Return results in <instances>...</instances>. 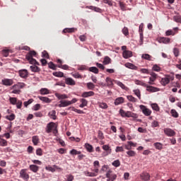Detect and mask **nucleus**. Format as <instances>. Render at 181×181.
<instances>
[{
	"instance_id": "obj_1",
	"label": "nucleus",
	"mask_w": 181,
	"mask_h": 181,
	"mask_svg": "<svg viewBox=\"0 0 181 181\" xmlns=\"http://www.w3.org/2000/svg\"><path fill=\"white\" fill-rule=\"evenodd\" d=\"M175 80V76L173 75H167L165 78H161L160 83L162 86H167L170 81Z\"/></svg>"
},
{
	"instance_id": "obj_2",
	"label": "nucleus",
	"mask_w": 181,
	"mask_h": 181,
	"mask_svg": "<svg viewBox=\"0 0 181 181\" xmlns=\"http://www.w3.org/2000/svg\"><path fill=\"white\" fill-rule=\"evenodd\" d=\"M140 110H141L142 112L144 115H146V117H149V115H151L152 114V111L149 109H148V107H146V106L144 105H141L139 106Z\"/></svg>"
},
{
	"instance_id": "obj_3",
	"label": "nucleus",
	"mask_w": 181,
	"mask_h": 181,
	"mask_svg": "<svg viewBox=\"0 0 181 181\" xmlns=\"http://www.w3.org/2000/svg\"><path fill=\"white\" fill-rule=\"evenodd\" d=\"M56 128V123L52 122L47 124L46 132L47 134H50Z\"/></svg>"
},
{
	"instance_id": "obj_4",
	"label": "nucleus",
	"mask_w": 181,
	"mask_h": 181,
	"mask_svg": "<svg viewBox=\"0 0 181 181\" xmlns=\"http://www.w3.org/2000/svg\"><path fill=\"white\" fill-rule=\"evenodd\" d=\"M139 32L140 35V45H144V23L140 24Z\"/></svg>"
},
{
	"instance_id": "obj_5",
	"label": "nucleus",
	"mask_w": 181,
	"mask_h": 181,
	"mask_svg": "<svg viewBox=\"0 0 181 181\" xmlns=\"http://www.w3.org/2000/svg\"><path fill=\"white\" fill-rule=\"evenodd\" d=\"M20 176L21 177H22V179H23V180L28 181L29 180V174H28V173H26V170L25 169H23L20 171Z\"/></svg>"
},
{
	"instance_id": "obj_6",
	"label": "nucleus",
	"mask_w": 181,
	"mask_h": 181,
	"mask_svg": "<svg viewBox=\"0 0 181 181\" xmlns=\"http://www.w3.org/2000/svg\"><path fill=\"white\" fill-rule=\"evenodd\" d=\"M18 74L21 78H28L29 72L26 69H21L18 71Z\"/></svg>"
},
{
	"instance_id": "obj_7",
	"label": "nucleus",
	"mask_w": 181,
	"mask_h": 181,
	"mask_svg": "<svg viewBox=\"0 0 181 181\" xmlns=\"http://www.w3.org/2000/svg\"><path fill=\"white\" fill-rule=\"evenodd\" d=\"M140 179L144 181H149L151 180V175L146 172H144L140 174Z\"/></svg>"
},
{
	"instance_id": "obj_8",
	"label": "nucleus",
	"mask_w": 181,
	"mask_h": 181,
	"mask_svg": "<svg viewBox=\"0 0 181 181\" xmlns=\"http://www.w3.org/2000/svg\"><path fill=\"white\" fill-rule=\"evenodd\" d=\"M164 133L165 135H167V136H175V135H176V132L172 129L169 128L164 129Z\"/></svg>"
},
{
	"instance_id": "obj_9",
	"label": "nucleus",
	"mask_w": 181,
	"mask_h": 181,
	"mask_svg": "<svg viewBox=\"0 0 181 181\" xmlns=\"http://www.w3.org/2000/svg\"><path fill=\"white\" fill-rule=\"evenodd\" d=\"M1 82L4 86H11L13 84V79L4 78Z\"/></svg>"
},
{
	"instance_id": "obj_10",
	"label": "nucleus",
	"mask_w": 181,
	"mask_h": 181,
	"mask_svg": "<svg viewBox=\"0 0 181 181\" xmlns=\"http://www.w3.org/2000/svg\"><path fill=\"white\" fill-rule=\"evenodd\" d=\"M146 88V91H148V93H157V91H159V88H156L152 86L147 85Z\"/></svg>"
},
{
	"instance_id": "obj_11",
	"label": "nucleus",
	"mask_w": 181,
	"mask_h": 181,
	"mask_svg": "<svg viewBox=\"0 0 181 181\" xmlns=\"http://www.w3.org/2000/svg\"><path fill=\"white\" fill-rule=\"evenodd\" d=\"M95 95V93L93 91H88V92H83L81 94V97H83V98H88V97H94V95Z\"/></svg>"
},
{
	"instance_id": "obj_12",
	"label": "nucleus",
	"mask_w": 181,
	"mask_h": 181,
	"mask_svg": "<svg viewBox=\"0 0 181 181\" xmlns=\"http://www.w3.org/2000/svg\"><path fill=\"white\" fill-rule=\"evenodd\" d=\"M59 103H60V104L58 105V107L59 108H62L64 107H69V105H70V104H71L70 100H60Z\"/></svg>"
},
{
	"instance_id": "obj_13",
	"label": "nucleus",
	"mask_w": 181,
	"mask_h": 181,
	"mask_svg": "<svg viewBox=\"0 0 181 181\" xmlns=\"http://www.w3.org/2000/svg\"><path fill=\"white\" fill-rule=\"evenodd\" d=\"M122 56L124 59H129V57H132V52L129 50L123 51Z\"/></svg>"
},
{
	"instance_id": "obj_14",
	"label": "nucleus",
	"mask_w": 181,
	"mask_h": 181,
	"mask_svg": "<svg viewBox=\"0 0 181 181\" xmlns=\"http://www.w3.org/2000/svg\"><path fill=\"white\" fill-rule=\"evenodd\" d=\"M55 97L58 98V100H66V98H69V96L66 94H60L59 93H55Z\"/></svg>"
},
{
	"instance_id": "obj_15",
	"label": "nucleus",
	"mask_w": 181,
	"mask_h": 181,
	"mask_svg": "<svg viewBox=\"0 0 181 181\" xmlns=\"http://www.w3.org/2000/svg\"><path fill=\"white\" fill-rule=\"evenodd\" d=\"M158 42L160 43H164L165 45H168V43H169L170 42V38L162 37H160Z\"/></svg>"
},
{
	"instance_id": "obj_16",
	"label": "nucleus",
	"mask_w": 181,
	"mask_h": 181,
	"mask_svg": "<svg viewBox=\"0 0 181 181\" xmlns=\"http://www.w3.org/2000/svg\"><path fill=\"white\" fill-rule=\"evenodd\" d=\"M38 98L40 101L46 103L47 104H50V103H52V100L47 97L38 96Z\"/></svg>"
},
{
	"instance_id": "obj_17",
	"label": "nucleus",
	"mask_w": 181,
	"mask_h": 181,
	"mask_svg": "<svg viewBox=\"0 0 181 181\" xmlns=\"http://www.w3.org/2000/svg\"><path fill=\"white\" fill-rule=\"evenodd\" d=\"M32 142L35 146H37L39 142H40V139H39V136H34L32 137Z\"/></svg>"
},
{
	"instance_id": "obj_18",
	"label": "nucleus",
	"mask_w": 181,
	"mask_h": 181,
	"mask_svg": "<svg viewBox=\"0 0 181 181\" xmlns=\"http://www.w3.org/2000/svg\"><path fill=\"white\" fill-rule=\"evenodd\" d=\"M103 151H105L106 156L111 154L112 150L111 148H110V146L108 145H103Z\"/></svg>"
},
{
	"instance_id": "obj_19",
	"label": "nucleus",
	"mask_w": 181,
	"mask_h": 181,
	"mask_svg": "<svg viewBox=\"0 0 181 181\" xmlns=\"http://www.w3.org/2000/svg\"><path fill=\"white\" fill-rule=\"evenodd\" d=\"M66 84H68V86H75L76 85V81L73 80L71 78H67L65 80Z\"/></svg>"
},
{
	"instance_id": "obj_20",
	"label": "nucleus",
	"mask_w": 181,
	"mask_h": 181,
	"mask_svg": "<svg viewBox=\"0 0 181 181\" xmlns=\"http://www.w3.org/2000/svg\"><path fill=\"white\" fill-rule=\"evenodd\" d=\"M37 53H36L35 51H30L27 55H26V59H30L33 57H36Z\"/></svg>"
},
{
	"instance_id": "obj_21",
	"label": "nucleus",
	"mask_w": 181,
	"mask_h": 181,
	"mask_svg": "<svg viewBox=\"0 0 181 181\" xmlns=\"http://www.w3.org/2000/svg\"><path fill=\"white\" fill-rule=\"evenodd\" d=\"M124 99L122 97H119L115 99V105H119V104H124Z\"/></svg>"
},
{
	"instance_id": "obj_22",
	"label": "nucleus",
	"mask_w": 181,
	"mask_h": 181,
	"mask_svg": "<svg viewBox=\"0 0 181 181\" xmlns=\"http://www.w3.org/2000/svg\"><path fill=\"white\" fill-rule=\"evenodd\" d=\"M81 104L79 105L80 108H84V107H87L88 104V101L84 98L80 99Z\"/></svg>"
},
{
	"instance_id": "obj_23",
	"label": "nucleus",
	"mask_w": 181,
	"mask_h": 181,
	"mask_svg": "<svg viewBox=\"0 0 181 181\" xmlns=\"http://www.w3.org/2000/svg\"><path fill=\"white\" fill-rule=\"evenodd\" d=\"M105 81L107 83V87H111V86H114L113 81H115V80H112V78L110 77H107L105 79Z\"/></svg>"
},
{
	"instance_id": "obj_24",
	"label": "nucleus",
	"mask_w": 181,
	"mask_h": 181,
	"mask_svg": "<svg viewBox=\"0 0 181 181\" xmlns=\"http://www.w3.org/2000/svg\"><path fill=\"white\" fill-rule=\"evenodd\" d=\"M153 146H155L156 149H158V151H162V149H163V144L162 143H154Z\"/></svg>"
},
{
	"instance_id": "obj_25",
	"label": "nucleus",
	"mask_w": 181,
	"mask_h": 181,
	"mask_svg": "<svg viewBox=\"0 0 181 181\" xmlns=\"http://www.w3.org/2000/svg\"><path fill=\"white\" fill-rule=\"evenodd\" d=\"M85 148L86 149V151H88V152H94V148L91 146V144L86 143L85 144Z\"/></svg>"
},
{
	"instance_id": "obj_26",
	"label": "nucleus",
	"mask_w": 181,
	"mask_h": 181,
	"mask_svg": "<svg viewBox=\"0 0 181 181\" xmlns=\"http://www.w3.org/2000/svg\"><path fill=\"white\" fill-rule=\"evenodd\" d=\"M86 9H91V11H94L95 12H100L101 9L100 8L93 6H86Z\"/></svg>"
},
{
	"instance_id": "obj_27",
	"label": "nucleus",
	"mask_w": 181,
	"mask_h": 181,
	"mask_svg": "<svg viewBox=\"0 0 181 181\" xmlns=\"http://www.w3.org/2000/svg\"><path fill=\"white\" fill-rule=\"evenodd\" d=\"M77 30V28H65L63 30L64 33H73Z\"/></svg>"
},
{
	"instance_id": "obj_28",
	"label": "nucleus",
	"mask_w": 181,
	"mask_h": 181,
	"mask_svg": "<svg viewBox=\"0 0 181 181\" xmlns=\"http://www.w3.org/2000/svg\"><path fill=\"white\" fill-rule=\"evenodd\" d=\"M150 76H151L149 78L150 81H156V78H158V74H156L154 72H151L150 74Z\"/></svg>"
},
{
	"instance_id": "obj_29",
	"label": "nucleus",
	"mask_w": 181,
	"mask_h": 181,
	"mask_svg": "<svg viewBox=\"0 0 181 181\" xmlns=\"http://www.w3.org/2000/svg\"><path fill=\"white\" fill-rule=\"evenodd\" d=\"M30 69L33 73H39V71H40V68L35 65L30 66Z\"/></svg>"
},
{
	"instance_id": "obj_30",
	"label": "nucleus",
	"mask_w": 181,
	"mask_h": 181,
	"mask_svg": "<svg viewBox=\"0 0 181 181\" xmlns=\"http://www.w3.org/2000/svg\"><path fill=\"white\" fill-rule=\"evenodd\" d=\"M98 106L100 108H102L103 110H107L108 108V105L107 103H103V102H99L98 103Z\"/></svg>"
},
{
	"instance_id": "obj_31",
	"label": "nucleus",
	"mask_w": 181,
	"mask_h": 181,
	"mask_svg": "<svg viewBox=\"0 0 181 181\" xmlns=\"http://www.w3.org/2000/svg\"><path fill=\"white\" fill-rule=\"evenodd\" d=\"M30 169L32 170V172H34V173H36L37 170H39V166L36 165H30Z\"/></svg>"
},
{
	"instance_id": "obj_32",
	"label": "nucleus",
	"mask_w": 181,
	"mask_h": 181,
	"mask_svg": "<svg viewBox=\"0 0 181 181\" xmlns=\"http://www.w3.org/2000/svg\"><path fill=\"white\" fill-rule=\"evenodd\" d=\"M127 98L129 101H130L131 103H137L138 102V99L135 98L134 96L132 95H127Z\"/></svg>"
},
{
	"instance_id": "obj_33",
	"label": "nucleus",
	"mask_w": 181,
	"mask_h": 181,
	"mask_svg": "<svg viewBox=\"0 0 181 181\" xmlns=\"http://www.w3.org/2000/svg\"><path fill=\"white\" fill-rule=\"evenodd\" d=\"M40 91L42 95H46L47 94H49L50 93V91L47 88H41Z\"/></svg>"
},
{
	"instance_id": "obj_34",
	"label": "nucleus",
	"mask_w": 181,
	"mask_h": 181,
	"mask_svg": "<svg viewBox=\"0 0 181 181\" xmlns=\"http://www.w3.org/2000/svg\"><path fill=\"white\" fill-rule=\"evenodd\" d=\"M86 87L88 88V90H94V88H95V85L91 82H89L86 83Z\"/></svg>"
},
{
	"instance_id": "obj_35",
	"label": "nucleus",
	"mask_w": 181,
	"mask_h": 181,
	"mask_svg": "<svg viewBox=\"0 0 181 181\" xmlns=\"http://www.w3.org/2000/svg\"><path fill=\"white\" fill-rule=\"evenodd\" d=\"M136 84L137 86H142V87H148V84H146L145 82L142 81H135Z\"/></svg>"
},
{
	"instance_id": "obj_36",
	"label": "nucleus",
	"mask_w": 181,
	"mask_h": 181,
	"mask_svg": "<svg viewBox=\"0 0 181 181\" xmlns=\"http://www.w3.org/2000/svg\"><path fill=\"white\" fill-rule=\"evenodd\" d=\"M141 58L144 59V60L151 61V59H152V56H151L149 54H143Z\"/></svg>"
},
{
	"instance_id": "obj_37",
	"label": "nucleus",
	"mask_w": 181,
	"mask_h": 181,
	"mask_svg": "<svg viewBox=\"0 0 181 181\" xmlns=\"http://www.w3.org/2000/svg\"><path fill=\"white\" fill-rule=\"evenodd\" d=\"M170 113H171L172 117H173L174 118H178L179 117V113H177L176 110H175V109L171 110Z\"/></svg>"
},
{
	"instance_id": "obj_38",
	"label": "nucleus",
	"mask_w": 181,
	"mask_h": 181,
	"mask_svg": "<svg viewBox=\"0 0 181 181\" xmlns=\"http://www.w3.org/2000/svg\"><path fill=\"white\" fill-rule=\"evenodd\" d=\"M27 60L29 62L30 64H36L37 66H39V62H37L36 59L33 58L27 59Z\"/></svg>"
},
{
	"instance_id": "obj_39",
	"label": "nucleus",
	"mask_w": 181,
	"mask_h": 181,
	"mask_svg": "<svg viewBox=\"0 0 181 181\" xmlns=\"http://www.w3.org/2000/svg\"><path fill=\"white\" fill-rule=\"evenodd\" d=\"M111 64V58L105 57L103 59V64L107 65Z\"/></svg>"
},
{
	"instance_id": "obj_40",
	"label": "nucleus",
	"mask_w": 181,
	"mask_h": 181,
	"mask_svg": "<svg viewBox=\"0 0 181 181\" xmlns=\"http://www.w3.org/2000/svg\"><path fill=\"white\" fill-rule=\"evenodd\" d=\"M112 166H115V168H119L121 166V162H119V160H115L112 163Z\"/></svg>"
},
{
	"instance_id": "obj_41",
	"label": "nucleus",
	"mask_w": 181,
	"mask_h": 181,
	"mask_svg": "<svg viewBox=\"0 0 181 181\" xmlns=\"http://www.w3.org/2000/svg\"><path fill=\"white\" fill-rule=\"evenodd\" d=\"M89 71H91L92 73H95V74H98V68L95 66L90 67Z\"/></svg>"
},
{
	"instance_id": "obj_42",
	"label": "nucleus",
	"mask_w": 181,
	"mask_h": 181,
	"mask_svg": "<svg viewBox=\"0 0 181 181\" xmlns=\"http://www.w3.org/2000/svg\"><path fill=\"white\" fill-rule=\"evenodd\" d=\"M152 70H153V71L159 72L162 70V69L158 64H154L152 67Z\"/></svg>"
},
{
	"instance_id": "obj_43",
	"label": "nucleus",
	"mask_w": 181,
	"mask_h": 181,
	"mask_svg": "<svg viewBox=\"0 0 181 181\" xmlns=\"http://www.w3.org/2000/svg\"><path fill=\"white\" fill-rule=\"evenodd\" d=\"M0 146H8V141L4 139H0Z\"/></svg>"
},
{
	"instance_id": "obj_44",
	"label": "nucleus",
	"mask_w": 181,
	"mask_h": 181,
	"mask_svg": "<svg viewBox=\"0 0 181 181\" xmlns=\"http://www.w3.org/2000/svg\"><path fill=\"white\" fill-rule=\"evenodd\" d=\"M114 82L115 83V84H117V86H119V87H121V88L124 90L125 85L124 83H122V82L119 81H114Z\"/></svg>"
},
{
	"instance_id": "obj_45",
	"label": "nucleus",
	"mask_w": 181,
	"mask_h": 181,
	"mask_svg": "<svg viewBox=\"0 0 181 181\" xmlns=\"http://www.w3.org/2000/svg\"><path fill=\"white\" fill-rule=\"evenodd\" d=\"M53 76L55 77H63L64 76V74L62 71H58V72H53Z\"/></svg>"
},
{
	"instance_id": "obj_46",
	"label": "nucleus",
	"mask_w": 181,
	"mask_h": 181,
	"mask_svg": "<svg viewBox=\"0 0 181 181\" xmlns=\"http://www.w3.org/2000/svg\"><path fill=\"white\" fill-rule=\"evenodd\" d=\"M16 116H15V114H11L10 115L6 116V119H8V121H13Z\"/></svg>"
},
{
	"instance_id": "obj_47",
	"label": "nucleus",
	"mask_w": 181,
	"mask_h": 181,
	"mask_svg": "<svg viewBox=\"0 0 181 181\" xmlns=\"http://www.w3.org/2000/svg\"><path fill=\"white\" fill-rule=\"evenodd\" d=\"M9 101L13 105H16V103H18V99L16 98H10Z\"/></svg>"
},
{
	"instance_id": "obj_48",
	"label": "nucleus",
	"mask_w": 181,
	"mask_h": 181,
	"mask_svg": "<svg viewBox=\"0 0 181 181\" xmlns=\"http://www.w3.org/2000/svg\"><path fill=\"white\" fill-rule=\"evenodd\" d=\"M135 95H136V97H138L139 100H141V90H139V89H136L133 90Z\"/></svg>"
},
{
	"instance_id": "obj_49",
	"label": "nucleus",
	"mask_w": 181,
	"mask_h": 181,
	"mask_svg": "<svg viewBox=\"0 0 181 181\" xmlns=\"http://www.w3.org/2000/svg\"><path fill=\"white\" fill-rule=\"evenodd\" d=\"M165 35L166 36H175V35H176V33L173 32V30H168L165 32Z\"/></svg>"
},
{
	"instance_id": "obj_50",
	"label": "nucleus",
	"mask_w": 181,
	"mask_h": 181,
	"mask_svg": "<svg viewBox=\"0 0 181 181\" xmlns=\"http://www.w3.org/2000/svg\"><path fill=\"white\" fill-rule=\"evenodd\" d=\"M123 35H124V36H128L129 35V31L128 30V28L124 27L122 30Z\"/></svg>"
},
{
	"instance_id": "obj_51",
	"label": "nucleus",
	"mask_w": 181,
	"mask_h": 181,
	"mask_svg": "<svg viewBox=\"0 0 181 181\" xmlns=\"http://www.w3.org/2000/svg\"><path fill=\"white\" fill-rule=\"evenodd\" d=\"M173 19L177 23H181V16H175Z\"/></svg>"
},
{
	"instance_id": "obj_52",
	"label": "nucleus",
	"mask_w": 181,
	"mask_h": 181,
	"mask_svg": "<svg viewBox=\"0 0 181 181\" xmlns=\"http://www.w3.org/2000/svg\"><path fill=\"white\" fill-rule=\"evenodd\" d=\"M48 67L52 70H56L57 66L52 62H50L48 63Z\"/></svg>"
},
{
	"instance_id": "obj_53",
	"label": "nucleus",
	"mask_w": 181,
	"mask_h": 181,
	"mask_svg": "<svg viewBox=\"0 0 181 181\" xmlns=\"http://www.w3.org/2000/svg\"><path fill=\"white\" fill-rule=\"evenodd\" d=\"M66 181H74V175L69 174L66 175Z\"/></svg>"
},
{
	"instance_id": "obj_54",
	"label": "nucleus",
	"mask_w": 181,
	"mask_h": 181,
	"mask_svg": "<svg viewBox=\"0 0 181 181\" xmlns=\"http://www.w3.org/2000/svg\"><path fill=\"white\" fill-rule=\"evenodd\" d=\"M49 115H50L51 118H52V119H56L57 117H56V110H52L51 111Z\"/></svg>"
},
{
	"instance_id": "obj_55",
	"label": "nucleus",
	"mask_w": 181,
	"mask_h": 181,
	"mask_svg": "<svg viewBox=\"0 0 181 181\" xmlns=\"http://www.w3.org/2000/svg\"><path fill=\"white\" fill-rule=\"evenodd\" d=\"M9 49H3L2 50V54L4 56V57H8L9 56Z\"/></svg>"
},
{
	"instance_id": "obj_56",
	"label": "nucleus",
	"mask_w": 181,
	"mask_h": 181,
	"mask_svg": "<svg viewBox=\"0 0 181 181\" xmlns=\"http://www.w3.org/2000/svg\"><path fill=\"white\" fill-rule=\"evenodd\" d=\"M151 107L153 108V110H154V111H159V105H158V104L156 103H153L151 104Z\"/></svg>"
},
{
	"instance_id": "obj_57",
	"label": "nucleus",
	"mask_w": 181,
	"mask_h": 181,
	"mask_svg": "<svg viewBox=\"0 0 181 181\" xmlns=\"http://www.w3.org/2000/svg\"><path fill=\"white\" fill-rule=\"evenodd\" d=\"M127 153L129 156H135L136 155V153L134 151H132V150L127 151Z\"/></svg>"
},
{
	"instance_id": "obj_58",
	"label": "nucleus",
	"mask_w": 181,
	"mask_h": 181,
	"mask_svg": "<svg viewBox=\"0 0 181 181\" xmlns=\"http://www.w3.org/2000/svg\"><path fill=\"white\" fill-rule=\"evenodd\" d=\"M70 153H71V155H80V153H81V151H77V150H76V149H72L70 151Z\"/></svg>"
},
{
	"instance_id": "obj_59",
	"label": "nucleus",
	"mask_w": 181,
	"mask_h": 181,
	"mask_svg": "<svg viewBox=\"0 0 181 181\" xmlns=\"http://www.w3.org/2000/svg\"><path fill=\"white\" fill-rule=\"evenodd\" d=\"M126 67H127V69H135V65H134L133 64H131V63H127L125 64Z\"/></svg>"
},
{
	"instance_id": "obj_60",
	"label": "nucleus",
	"mask_w": 181,
	"mask_h": 181,
	"mask_svg": "<svg viewBox=\"0 0 181 181\" xmlns=\"http://www.w3.org/2000/svg\"><path fill=\"white\" fill-rule=\"evenodd\" d=\"M33 103V99H30L28 101L24 102V107H28V105H30V104H32Z\"/></svg>"
},
{
	"instance_id": "obj_61",
	"label": "nucleus",
	"mask_w": 181,
	"mask_h": 181,
	"mask_svg": "<svg viewBox=\"0 0 181 181\" xmlns=\"http://www.w3.org/2000/svg\"><path fill=\"white\" fill-rule=\"evenodd\" d=\"M16 107L18 110H21V108H22V100H17V103H16Z\"/></svg>"
},
{
	"instance_id": "obj_62",
	"label": "nucleus",
	"mask_w": 181,
	"mask_h": 181,
	"mask_svg": "<svg viewBox=\"0 0 181 181\" xmlns=\"http://www.w3.org/2000/svg\"><path fill=\"white\" fill-rule=\"evenodd\" d=\"M36 155H37V156H42V155H43V151H42V148H37L36 150Z\"/></svg>"
},
{
	"instance_id": "obj_63",
	"label": "nucleus",
	"mask_w": 181,
	"mask_h": 181,
	"mask_svg": "<svg viewBox=\"0 0 181 181\" xmlns=\"http://www.w3.org/2000/svg\"><path fill=\"white\" fill-rule=\"evenodd\" d=\"M115 152H124L123 146H117L115 149Z\"/></svg>"
},
{
	"instance_id": "obj_64",
	"label": "nucleus",
	"mask_w": 181,
	"mask_h": 181,
	"mask_svg": "<svg viewBox=\"0 0 181 181\" xmlns=\"http://www.w3.org/2000/svg\"><path fill=\"white\" fill-rule=\"evenodd\" d=\"M173 53L175 57H177L179 56V49L178 48H174L173 49Z\"/></svg>"
}]
</instances>
